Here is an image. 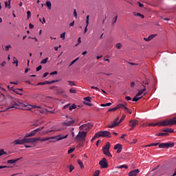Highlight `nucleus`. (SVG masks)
<instances>
[{
    "instance_id": "338daca9",
    "label": "nucleus",
    "mask_w": 176,
    "mask_h": 176,
    "mask_svg": "<svg viewBox=\"0 0 176 176\" xmlns=\"http://www.w3.org/2000/svg\"><path fill=\"white\" fill-rule=\"evenodd\" d=\"M57 74H58L57 71H55V72L50 73V75H57Z\"/></svg>"
},
{
    "instance_id": "20e7f679",
    "label": "nucleus",
    "mask_w": 176,
    "mask_h": 176,
    "mask_svg": "<svg viewBox=\"0 0 176 176\" xmlns=\"http://www.w3.org/2000/svg\"><path fill=\"white\" fill-rule=\"evenodd\" d=\"M41 138H27L25 136L23 138V144H34V142H36V141H39Z\"/></svg>"
},
{
    "instance_id": "79ce46f5",
    "label": "nucleus",
    "mask_w": 176,
    "mask_h": 176,
    "mask_svg": "<svg viewBox=\"0 0 176 176\" xmlns=\"http://www.w3.org/2000/svg\"><path fill=\"white\" fill-rule=\"evenodd\" d=\"M69 93H72L73 94H76V90L72 88L69 89Z\"/></svg>"
},
{
    "instance_id": "7c9ffc66",
    "label": "nucleus",
    "mask_w": 176,
    "mask_h": 176,
    "mask_svg": "<svg viewBox=\"0 0 176 176\" xmlns=\"http://www.w3.org/2000/svg\"><path fill=\"white\" fill-rule=\"evenodd\" d=\"M112 105V103L109 102V103H105V104H101L100 107H111Z\"/></svg>"
},
{
    "instance_id": "412c9836",
    "label": "nucleus",
    "mask_w": 176,
    "mask_h": 176,
    "mask_svg": "<svg viewBox=\"0 0 176 176\" xmlns=\"http://www.w3.org/2000/svg\"><path fill=\"white\" fill-rule=\"evenodd\" d=\"M157 137H164L165 135H168V133H158L156 134Z\"/></svg>"
},
{
    "instance_id": "c756f323",
    "label": "nucleus",
    "mask_w": 176,
    "mask_h": 176,
    "mask_svg": "<svg viewBox=\"0 0 176 176\" xmlns=\"http://www.w3.org/2000/svg\"><path fill=\"white\" fill-rule=\"evenodd\" d=\"M117 168H126V170H127L129 168V166H127V165H121L118 166Z\"/></svg>"
},
{
    "instance_id": "680f3d73",
    "label": "nucleus",
    "mask_w": 176,
    "mask_h": 176,
    "mask_svg": "<svg viewBox=\"0 0 176 176\" xmlns=\"http://www.w3.org/2000/svg\"><path fill=\"white\" fill-rule=\"evenodd\" d=\"M125 99L126 100V101H131V97H130V96H126V97H125Z\"/></svg>"
},
{
    "instance_id": "f03ea898",
    "label": "nucleus",
    "mask_w": 176,
    "mask_h": 176,
    "mask_svg": "<svg viewBox=\"0 0 176 176\" xmlns=\"http://www.w3.org/2000/svg\"><path fill=\"white\" fill-rule=\"evenodd\" d=\"M111 148V144L107 142L106 145L102 148L104 155L108 156V157H112V154L109 152V148Z\"/></svg>"
},
{
    "instance_id": "5701e85b",
    "label": "nucleus",
    "mask_w": 176,
    "mask_h": 176,
    "mask_svg": "<svg viewBox=\"0 0 176 176\" xmlns=\"http://www.w3.org/2000/svg\"><path fill=\"white\" fill-rule=\"evenodd\" d=\"M133 14H134V16H136L137 17H141V19H144V17H145L143 14L138 13H138L135 12V13H133Z\"/></svg>"
},
{
    "instance_id": "e433bc0d",
    "label": "nucleus",
    "mask_w": 176,
    "mask_h": 176,
    "mask_svg": "<svg viewBox=\"0 0 176 176\" xmlns=\"http://www.w3.org/2000/svg\"><path fill=\"white\" fill-rule=\"evenodd\" d=\"M47 60H49V58L43 59V60H41V64H46V63H47Z\"/></svg>"
},
{
    "instance_id": "8fccbe9b",
    "label": "nucleus",
    "mask_w": 176,
    "mask_h": 176,
    "mask_svg": "<svg viewBox=\"0 0 176 176\" xmlns=\"http://www.w3.org/2000/svg\"><path fill=\"white\" fill-rule=\"evenodd\" d=\"M74 16L76 19H78V13H76V10H74Z\"/></svg>"
},
{
    "instance_id": "13d9d810",
    "label": "nucleus",
    "mask_w": 176,
    "mask_h": 176,
    "mask_svg": "<svg viewBox=\"0 0 176 176\" xmlns=\"http://www.w3.org/2000/svg\"><path fill=\"white\" fill-rule=\"evenodd\" d=\"M10 47H12V46H10V45L6 46V52H8V50H9V49H10Z\"/></svg>"
},
{
    "instance_id": "603ef678",
    "label": "nucleus",
    "mask_w": 176,
    "mask_h": 176,
    "mask_svg": "<svg viewBox=\"0 0 176 176\" xmlns=\"http://www.w3.org/2000/svg\"><path fill=\"white\" fill-rule=\"evenodd\" d=\"M60 38H63V39H65V32H63L60 34Z\"/></svg>"
},
{
    "instance_id": "4c0bfd02",
    "label": "nucleus",
    "mask_w": 176,
    "mask_h": 176,
    "mask_svg": "<svg viewBox=\"0 0 176 176\" xmlns=\"http://www.w3.org/2000/svg\"><path fill=\"white\" fill-rule=\"evenodd\" d=\"M157 145H159V143H152L147 145V146H157Z\"/></svg>"
},
{
    "instance_id": "6e6d98bb",
    "label": "nucleus",
    "mask_w": 176,
    "mask_h": 176,
    "mask_svg": "<svg viewBox=\"0 0 176 176\" xmlns=\"http://www.w3.org/2000/svg\"><path fill=\"white\" fill-rule=\"evenodd\" d=\"M30 107H32V108H38L39 109H41V107L40 106H36V105H30Z\"/></svg>"
},
{
    "instance_id": "0eeeda50",
    "label": "nucleus",
    "mask_w": 176,
    "mask_h": 176,
    "mask_svg": "<svg viewBox=\"0 0 176 176\" xmlns=\"http://www.w3.org/2000/svg\"><path fill=\"white\" fill-rule=\"evenodd\" d=\"M87 136V132L80 131L76 135V138H79L81 141H86V137Z\"/></svg>"
},
{
    "instance_id": "6ab92c4d",
    "label": "nucleus",
    "mask_w": 176,
    "mask_h": 176,
    "mask_svg": "<svg viewBox=\"0 0 176 176\" xmlns=\"http://www.w3.org/2000/svg\"><path fill=\"white\" fill-rule=\"evenodd\" d=\"M162 131H164V133H174V129L167 128V129H163Z\"/></svg>"
},
{
    "instance_id": "a878e982",
    "label": "nucleus",
    "mask_w": 176,
    "mask_h": 176,
    "mask_svg": "<svg viewBox=\"0 0 176 176\" xmlns=\"http://www.w3.org/2000/svg\"><path fill=\"white\" fill-rule=\"evenodd\" d=\"M96 138H100V137L98 136V133H96L94 136L92 138V139L91 140V142H93V141H94V140H96Z\"/></svg>"
},
{
    "instance_id": "aec40b11",
    "label": "nucleus",
    "mask_w": 176,
    "mask_h": 176,
    "mask_svg": "<svg viewBox=\"0 0 176 176\" xmlns=\"http://www.w3.org/2000/svg\"><path fill=\"white\" fill-rule=\"evenodd\" d=\"M125 107L126 106L123 104H119L116 107V108H117V109H120V108L121 109H124Z\"/></svg>"
},
{
    "instance_id": "1a4fd4ad",
    "label": "nucleus",
    "mask_w": 176,
    "mask_h": 176,
    "mask_svg": "<svg viewBox=\"0 0 176 176\" xmlns=\"http://www.w3.org/2000/svg\"><path fill=\"white\" fill-rule=\"evenodd\" d=\"M99 164L102 168H108V162H107V158H102L100 161Z\"/></svg>"
},
{
    "instance_id": "9d476101",
    "label": "nucleus",
    "mask_w": 176,
    "mask_h": 176,
    "mask_svg": "<svg viewBox=\"0 0 176 176\" xmlns=\"http://www.w3.org/2000/svg\"><path fill=\"white\" fill-rule=\"evenodd\" d=\"M159 126H173L172 120H164L160 122H158Z\"/></svg>"
},
{
    "instance_id": "dca6fc26",
    "label": "nucleus",
    "mask_w": 176,
    "mask_h": 176,
    "mask_svg": "<svg viewBox=\"0 0 176 176\" xmlns=\"http://www.w3.org/2000/svg\"><path fill=\"white\" fill-rule=\"evenodd\" d=\"M23 157H19L15 160H9L7 161L8 164H14L16 162H19V160H21Z\"/></svg>"
},
{
    "instance_id": "c85d7f7f",
    "label": "nucleus",
    "mask_w": 176,
    "mask_h": 176,
    "mask_svg": "<svg viewBox=\"0 0 176 176\" xmlns=\"http://www.w3.org/2000/svg\"><path fill=\"white\" fill-rule=\"evenodd\" d=\"M69 111H72L73 109H76V104H73L72 106L69 107Z\"/></svg>"
},
{
    "instance_id": "393cba45",
    "label": "nucleus",
    "mask_w": 176,
    "mask_h": 176,
    "mask_svg": "<svg viewBox=\"0 0 176 176\" xmlns=\"http://www.w3.org/2000/svg\"><path fill=\"white\" fill-rule=\"evenodd\" d=\"M0 90L1 91V96H3V97H5V94H6V89H5L4 88H2L0 87Z\"/></svg>"
},
{
    "instance_id": "bf43d9fd",
    "label": "nucleus",
    "mask_w": 176,
    "mask_h": 176,
    "mask_svg": "<svg viewBox=\"0 0 176 176\" xmlns=\"http://www.w3.org/2000/svg\"><path fill=\"white\" fill-rule=\"evenodd\" d=\"M45 85V82H38V84H37V86H43V85Z\"/></svg>"
},
{
    "instance_id": "58836bf2",
    "label": "nucleus",
    "mask_w": 176,
    "mask_h": 176,
    "mask_svg": "<svg viewBox=\"0 0 176 176\" xmlns=\"http://www.w3.org/2000/svg\"><path fill=\"white\" fill-rule=\"evenodd\" d=\"M27 14H28L27 19L28 20H30V19L31 18V11H28Z\"/></svg>"
},
{
    "instance_id": "a18cd8bd",
    "label": "nucleus",
    "mask_w": 176,
    "mask_h": 176,
    "mask_svg": "<svg viewBox=\"0 0 176 176\" xmlns=\"http://www.w3.org/2000/svg\"><path fill=\"white\" fill-rule=\"evenodd\" d=\"M118 111V108L114 107L113 109H109V112H112V111Z\"/></svg>"
},
{
    "instance_id": "f257e3e1",
    "label": "nucleus",
    "mask_w": 176,
    "mask_h": 176,
    "mask_svg": "<svg viewBox=\"0 0 176 176\" xmlns=\"http://www.w3.org/2000/svg\"><path fill=\"white\" fill-rule=\"evenodd\" d=\"M27 107H28V104H25L20 102H16V100H13L12 105H10L8 109H12L14 108L15 109H22L23 111H27V109H28Z\"/></svg>"
},
{
    "instance_id": "ddd939ff",
    "label": "nucleus",
    "mask_w": 176,
    "mask_h": 176,
    "mask_svg": "<svg viewBox=\"0 0 176 176\" xmlns=\"http://www.w3.org/2000/svg\"><path fill=\"white\" fill-rule=\"evenodd\" d=\"M119 124H120V122H118V120H116L110 122L107 127L109 129H113V127H116V126H119Z\"/></svg>"
},
{
    "instance_id": "4468645a",
    "label": "nucleus",
    "mask_w": 176,
    "mask_h": 176,
    "mask_svg": "<svg viewBox=\"0 0 176 176\" xmlns=\"http://www.w3.org/2000/svg\"><path fill=\"white\" fill-rule=\"evenodd\" d=\"M137 124H138V120H131L129 121V126H131L130 130H133V129H134V127H135Z\"/></svg>"
},
{
    "instance_id": "09e8293b",
    "label": "nucleus",
    "mask_w": 176,
    "mask_h": 176,
    "mask_svg": "<svg viewBox=\"0 0 176 176\" xmlns=\"http://www.w3.org/2000/svg\"><path fill=\"white\" fill-rule=\"evenodd\" d=\"M157 34H151L150 36H148V37H150V39L152 41V39H153V38H155Z\"/></svg>"
},
{
    "instance_id": "4be33fe9",
    "label": "nucleus",
    "mask_w": 176,
    "mask_h": 176,
    "mask_svg": "<svg viewBox=\"0 0 176 176\" xmlns=\"http://www.w3.org/2000/svg\"><path fill=\"white\" fill-rule=\"evenodd\" d=\"M46 6L48 8L49 10H52V3L50 2V1H47Z\"/></svg>"
},
{
    "instance_id": "774afa93",
    "label": "nucleus",
    "mask_w": 176,
    "mask_h": 176,
    "mask_svg": "<svg viewBox=\"0 0 176 176\" xmlns=\"http://www.w3.org/2000/svg\"><path fill=\"white\" fill-rule=\"evenodd\" d=\"M29 28H30L31 30H32V28H34V25H32V23L29 24Z\"/></svg>"
},
{
    "instance_id": "f704fd0d",
    "label": "nucleus",
    "mask_w": 176,
    "mask_h": 176,
    "mask_svg": "<svg viewBox=\"0 0 176 176\" xmlns=\"http://www.w3.org/2000/svg\"><path fill=\"white\" fill-rule=\"evenodd\" d=\"M116 49H122V43H118L116 45Z\"/></svg>"
},
{
    "instance_id": "473e14b6",
    "label": "nucleus",
    "mask_w": 176,
    "mask_h": 176,
    "mask_svg": "<svg viewBox=\"0 0 176 176\" xmlns=\"http://www.w3.org/2000/svg\"><path fill=\"white\" fill-rule=\"evenodd\" d=\"M140 98H142V97H140L138 98V96H137V95L133 98V101L137 102L139 101Z\"/></svg>"
},
{
    "instance_id": "a19ab883",
    "label": "nucleus",
    "mask_w": 176,
    "mask_h": 176,
    "mask_svg": "<svg viewBox=\"0 0 176 176\" xmlns=\"http://www.w3.org/2000/svg\"><path fill=\"white\" fill-rule=\"evenodd\" d=\"M67 82H68L69 85H70L71 86H76V85H75V82H74V81H67Z\"/></svg>"
},
{
    "instance_id": "052dcab7",
    "label": "nucleus",
    "mask_w": 176,
    "mask_h": 176,
    "mask_svg": "<svg viewBox=\"0 0 176 176\" xmlns=\"http://www.w3.org/2000/svg\"><path fill=\"white\" fill-rule=\"evenodd\" d=\"M144 39L146 41V42H149L151 41L149 36L148 38H144Z\"/></svg>"
},
{
    "instance_id": "b1692460",
    "label": "nucleus",
    "mask_w": 176,
    "mask_h": 176,
    "mask_svg": "<svg viewBox=\"0 0 176 176\" xmlns=\"http://www.w3.org/2000/svg\"><path fill=\"white\" fill-rule=\"evenodd\" d=\"M77 162L81 168H83L85 167V166H83V162H82V160H78Z\"/></svg>"
},
{
    "instance_id": "2eb2a0df",
    "label": "nucleus",
    "mask_w": 176,
    "mask_h": 176,
    "mask_svg": "<svg viewBox=\"0 0 176 176\" xmlns=\"http://www.w3.org/2000/svg\"><path fill=\"white\" fill-rule=\"evenodd\" d=\"M14 145H24V138L21 140H16L14 141Z\"/></svg>"
},
{
    "instance_id": "3c124183",
    "label": "nucleus",
    "mask_w": 176,
    "mask_h": 176,
    "mask_svg": "<svg viewBox=\"0 0 176 176\" xmlns=\"http://www.w3.org/2000/svg\"><path fill=\"white\" fill-rule=\"evenodd\" d=\"M91 89H94V90H96V91H100V88L94 86H91Z\"/></svg>"
},
{
    "instance_id": "49530a36",
    "label": "nucleus",
    "mask_w": 176,
    "mask_h": 176,
    "mask_svg": "<svg viewBox=\"0 0 176 176\" xmlns=\"http://www.w3.org/2000/svg\"><path fill=\"white\" fill-rule=\"evenodd\" d=\"M174 124H176V117L172 120V126H174Z\"/></svg>"
},
{
    "instance_id": "a211bd4d",
    "label": "nucleus",
    "mask_w": 176,
    "mask_h": 176,
    "mask_svg": "<svg viewBox=\"0 0 176 176\" xmlns=\"http://www.w3.org/2000/svg\"><path fill=\"white\" fill-rule=\"evenodd\" d=\"M138 173H140V170H133L129 173V176H137V174H138Z\"/></svg>"
},
{
    "instance_id": "de8ad7c7",
    "label": "nucleus",
    "mask_w": 176,
    "mask_h": 176,
    "mask_svg": "<svg viewBox=\"0 0 176 176\" xmlns=\"http://www.w3.org/2000/svg\"><path fill=\"white\" fill-rule=\"evenodd\" d=\"M56 91L57 94H63V93H64V91L59 89H56Z\"/></svg>"
},
{
    "instance_id": "37998d69",
    "label": "nucleus",
    "mask_w": 176,
    "mask_h": 176,
    "mask_svg": "<svg viewBox=\"0 0 176 176\" xmlns=\"http://www.w3.org/2000/svg\"><path fill=\"white\" fill-rule=\"evenodd\" d=\"M142 94H144L143 91L139 90V91H138V93L137 94V96L140 97V96H142Z\"/></svg>"
},
{
    "instance_id": "e2e57ef3",
    "label": "nucleus",
    "mask_w": 176,
    "mask_h": 176,
    "mask_svg": "<svg viewBox=\"0 0 176 176\" xmlns=\"http://www.w3.org/2000/svg\"><path fill=\"white\" fill-rule=\"evenodd\" d=\"M6 65V62L3 61V63H1V67H5Z\"/></svg>"
},
{
    "instance_id": "69168bd1",
    "label": "nucleus",
    "mask_w": 176,
    "mask_h": 176,
    "mask_svg": "<svg viewBox=\"0 0 176 176\" xmlns=\"http://www.w3.org/2000/svg\"><path fill=\"white\" fill-rule=\"evenodd\" d=\"M47 75H49L48 72H45L43 75V78H46V76H47Z\"/></svg>"
},
{
    "instance_id": "9b49d317",
    "label": "nucleus",
    "mask_w": 176,
    "mask_h": 176,
    "mask_svg": "<svg viewBox=\"0 0 176 176\" xmlns=\"http://www.w3.org/2000/svg\"><path fill=\"white\" fill-rule=\"evenodd\" d=\"M91 102V97H85L84 98V102L83 104L85 105H88V107H92L93 104L90 103Z\"/></svg>"
},
{
    "instance_id": "c03bdc74",
    "label": "nucleus",
    "mask_w": 176,
    "mask_h": 176,
    "mask_svg": "<svg viewBox=\"0 0 176 176\" xmlns=\"http://www.w3.org/2000/svg\"><path fill=\"white\" fill-rule=\"evenodd\" d=\"M74 151H75V148H70L68 150V154L71 155V153H72V152H74Z\"/></svg>"
},
{
    "instance_id": "f8f14e48",
    "label": "nucleus",
    "mask_w": 176,
    "mask_h": 176,
    "mask_svg": "<svg viewBox=\"0 0 176 176\" xmlns=\"http://www.w3.org/2000/svg\"><path fill=\"white\" fill-rule=\"evenodd\" d=\"M75 123V120L69 118L65 122H63V126H72Z\"/></svg>"
},
{
    "instance_id": "f3484780",
    "label": "nucleus",
    "mask_w": 176,
    "mask_h": 176,
    "mask_svg": "<svg viewBox=\"0 0 176 176\" xmlns=\"http://www.w3.org/2000/svg\"><path fill=\"white\" fill-rule=\"evenodd\" d=\"M35 134H36V132H35V130H33L30 133H26L25 135V138H30V137H34Z\"/></svg>"
},
{
    "instance_id": "6e6552de",
    "label": "nucleus",
    "mask_w": 176,
    "mask_h": 176,
    "mask_svg": "<svg viewBox=\"0 0 176 176\" xmlns=\"http://www.w3.org/2000/svg\"><path fill=\"white\" fill-rule=\"evenodd\" d=\"M91 127H93V125L91 123H87V124H84L81 125L79 127V129L80 131L84 130L87 133V131H89V130H90V129H91Z\"/></svg>"
},
{
    "instance_id": "39448f33",
    "label": "nucleus",
    "mask_w": 176,
    "mask_h": 176,
    "mask_svg": "<svg viewBox=\"0 0 176 176\" xmlns=\"http://www.w3.org/2000/svg\"><path fill=\"white\" fill-rule=\"evenodd\" d=\"M98 133V135L99 137H107L108 138H111V137H112V135H111V132L108 131H101Z\"/></svg>"
},
{
    "instance_id": "7ed1b4c3",
    "label": "nucleus",
    "mask_w": 176,
    "mask_h": 176,
    "mask_svg": "<svg viewBox=\"0 0 176 176\" xmlns=\"http://www.w3.org/2000/svg\"><path fill=\"white\" fill-rule=\"evenodd\" d=\"M68 137V135H66L65 136H62L61 135H57V136H54L51 137L49 138H45L41 140V142L43 141H49V140H55L56 141H61V140H65V138H67Z\"/></svg>"
},
{
    "instance_id": "ea45409f",
    "label": "nucleus",
    "mask_w": 176,
    "mask_h": 176,
    "mask_svg": "<svg viewBox=\"0 0 176 176\" xmlns=\"http://www.w3.org/2000/svg\"><path fill=\"white\" fill-rule=\"evenodd\" d=\"M69 173H72V171H74V169L75 168V167H74V166H72V165H70L69 166Z\"/></svg>"
},
{
    "instance_id": "2f4dec72",
    "label": "nucleus",
    "mask_w": 176,
    "mask_h": 176,
    "mask_svg": "<svg viewBox=\"0 0 176 176\" xmlns=\"http://www.w3.org/2000/svg\"><path fill=\"white\" fill-rule=\"evenodd\" d=\"M124 109L125 111V112H127L128 113H130V115H131V113H133L131 112V111H130V109H129V108H127V107L125 106V107H124Z\"/></svg>"
},
{
    "instance_id": "bb28decb",
    "label": "nucleus",
    "mask_w": 176,
    "mask_h": 176,
    "mask_svg": "<svg viewBox=\"0 0 176 176\" xmlns=\"http://www.w3.org/2000/svg\"><path fill=\"white\" fill-rule=\"evenodd\" d=\"M3 155H8V153L5 152V150H3V148H1L0 150V156H2Z\"/></svg>"
},
{
    "instance_id": "4d7b16f0",
    "label": "nucleus",
    "mask_w": 176,
    "mask_h": 176,
    "mask_svg": "<svg viewBox=\"0 0 176 176\" xmlns=\"http://www.w3.org/2000/svg\"><path fill=\"white\" fill-rule=\"evenodd\" d=\"M41 69H42V65H39L38 67H37L36 71H41Z\"/></svg>"
},
{
    "instance_id": "c9c22d12",
    "label": "nucleus",
    "mask_w": 176,
    "mask_h": 176,
    "mask_svg": "<svg viewBox=\"0 0 176 176\" xmlns=\"http://www.w3.org/2000/svg\"><path fill=\"white\" fill-rule=\"evenodd\" d=\"M126 118V115H122V118H120V121L118 122V123H122V122H123V120H124V119Z\"/></svg>"
},
{
    "instance_id": "cd10ccee",
    "label": "nucleus",
    "mask_w": 176,
    "mask_h": 176,
    "mask_svg": "<svg viewBox=\"0 0 176 176\" xmlns=\"http://www.w3.org/2000/svg\"><path fill=\"white\" fill-rule=\"evenodd\" d=\"M120 148H122V144H117L115 145L114 146V149L116 150V149H120Z\"/></svg>"
},
{
    "instance_id": "5fc2aeb1",
    "label": "nucleus",
    "mask_w": 176,
    "mask_h": 176,
    "mask_svg": "<svg viewBox=\"0 0 176 176\" xmlns=\"http://www.w3.org/2000/svg\"><path fill=\"white\" fill-rule=\"evenodd\" d=\"M118 20V16H116L115 18L113 19V24H115Z\"/></svg>"
},
{
    "instance_id": "864d4df0",
    "label": "nucleus",
    "mask_w": 176,
    "mask_h": 176,
    "mask_svg": "<svg viewBox=\"0 0 176 176\" xmlns=\"http://www.w3.org/2000/svg\"><path fill=\"white\" fill-rule=\"evenodd\" d=\"M159 123H154V124H148V126H151L153 127H155V126H157Z\"/></svg>"
},
{
    "instance_id": "0e129e2a",
    "label": "nucleus",
    "mask_w": 176,
    "mask_h": 176,
    "mask_svg": "<svg viewBox=\"0 0 176 176\" xmlns=\"http://www.w3.org/2000/svg\"><path fill=\"white\" fill-rule=\"evenodd\" d=\"M68 107H69V104H67L65 105V106L63 107V109H67V108H68Z\"/></svg>"
},
{
    "instance_id": "72a5a7b5",
    "label": "nucleus",
    "mask_w": 176,
    "mask_h": 176,
    "mask_svg": "<svg viewBox=\"0 0 176 176\" xmlns=\"http://www.w3.org/2000/svg\"><path fill=\"white\" fill-rule=\"evenodd\" d=\"M44 127H39V128H37L36 129H34V131L36 133H38V131H42V130H43Z\"/></svg>"
},
{
    "instance_id": "423d86ee",
    "label": "nucleus",
    "mask_w": 176,
    "mask_h": 176,
    "mask_svg": "<svg viewBox=\"0 0 176 176\" xmlns=\"http://www.w3.org/2000/svg\"><path fill=\"white\" fill-rule=\"evenodd\" d=\"M174 142H168V143H161L159 144L160 148H173Z\"/></svg>"
}]
</instances>
